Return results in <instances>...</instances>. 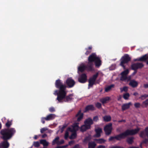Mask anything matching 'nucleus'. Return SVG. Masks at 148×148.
Segmentation results:
<instances>
[{
	"instance_id": "nucleus-1",
	"label": "nucleus",
	"mask_w": 148,
	"mask_h": 148,
	"mask_svg": "<svg viewBox=\"0 0 148 148\" xmlns=\"http://www.w3.org/2000/svg\"><path fill=\"white\" fill-rule=\"evenodd\" d=\"M55 85L56 87L59 88L60 90L59 94L58 95L57 93L58 97L57 99L59 102H60L66 96V92L65 90L66 86L65 85L63 84L60 79H58L56 81Z\"/></svg>"
},
{
	"instance_id": "nucleus-2",
	"label": "nucleus",
	"mask_w": 148,
	"mask_h": 148,
	"mask_svg": "<svg viewBox=\"0 0 148 148\" xmlns=\"http://www.w3.org/2000/svg\"><path fill=\"white\" fill-rule=\"evenodd\" d=\"M16 131L14 128L5 129L1 130V133L3 135L2 138L4 140H7L12 137L15 133Z\"/></svg>"
},
{
	"instance_id": "nucleus-3",
	"label": "nucleus",
	"mask_w": 148,
	"mask_h": 148,
	"mask_svg": "<svg viewBox=\"0 0 148 148\" xmlns=\"http://www.w3.org/2000/svg\"><path fill=\"white\" fill-rule=\"evenodd\" d=\"M78 123H75L68 129V130L69 131L71 132H74L70 136L69 138L70 139H73L76 137L77 134L76 132L78 130L79 127L78 126Z\"/></svg>"
},
{
	"instance_id": "nucleus-4",
	"label": "nucleus",
	"mask_w": 148,
	"mask_h": 148,
	"mask_svg": "<svg viewBox=\"0 0 148 148\" xmlns=\"http://www.w3.org/2000/svg\"><path fill=\"white\" fill-rule=\"evenodd\" d=\"M129 72V71L128 69H127L122 72L120 74L121 75L120 79V80L127 82L130 81L131 79V76L130 75L127 76Z\"/></svg>"
},
{
	"instance_id": "nucleus-5",
	"label": "nucleus",
	"mask_w": 148,
	"mask_h": 148,
	"mask_svg": "<svg viewBox=\"0 0 148 148\" xmlns=\"http://www.w3.org/2000/svg\"><path fill=\"white\" fill-rule=\"evenodd\" d=\"M140 130V129L137 128L134 130H127L122 133L124 138L129 135H133L137 134Z\"/></svg>"
},
{
	"instance_id": "nucleus-6",
	"label": "nucleus",
	"mask_w": 148,
	"mask_h": 148,
	"mask_svg": "<svg viewBox=\"0 0 148 148\" xmlns=\"http://www.w3.org/2000/svg\"><path fill=\"white\" fill-rule=\"evenodd\" d=\"M93 57L94 56H89L88 58V62L86 66L88 71H92L93 70V66L94 65V59Z\"/></svg>"
},
{
	"instance_id": "nucleus-7",
	"label": "nucleus",
	"mask_w": 148,
	"mask_h": 148,
	"mask_svg": "<svg viewBox=\"0 0 148 148\" xmlns=\"http://www.w3.org/2000/svg\"><path fill=\"white\" fill-rule=\"evenodd\" d=\"M130 59L129 56H123L121 58L120 65L123 67L124 69H125L124 64L127 63L130 60Z\"/></svg>"
},
{
	"instance_id": "nucleus-8",
	"label": "nucleus",
	"mask_w": 148,
	"mask_h": 148,
	"mask_svg": "<svg viewBox=\"0 0 148 148\" xmlns=\"http://www.w3.org/2000/svg\"><path fill=\"white\" fill-rule=\"evenodd\" d=\"M112 123H109L104 127V130L106 135H108L111 134L112 129Z\"/></svg>"
},
{
	"instance_id": "nucleus-9",
	"label": "nucleus",
	"mask_w": 148,
	"mask_h": 148,
	"mask_svg": "<svg viewBox=\"0 0 148 148\" xmlns=\"http://www.w3.org/2000/svg\"><path fill=\"white\" fill-rule=\"evenodd\" d=\"M98 73H97L94 75L92 77L90 78L89 80V87L92 86L94 84L96 79L98 77Z\"/></svg>"
},
{
	"instance_id": "nucleus-10",
	"label": "nucleus",
	"mask_w": 148,
	"mask_h": 148,
	"mask_svg": "<svg viewBox=\"0 0 148 148\" xmlns=\"http://www.w3.org/2000/svg\"><path fill=\"white\" fill-rule=\"evenodd\" d=\"M144 66L143 64L141 63H134L132 64L131 69L134 70H137L138 69H141Z\"/></svg>"
},
{
	"instance_id": "nucleus-11",
	"label": "nucleus",
	"mask_w": 148,
	"mask_h": 148,
	"mask_svg": "<svg viewBox=\"0 0 148 148\" xmlns=\"http://www.w3.org/2000/svg\"><path fill=\"white\" fill-rule=\"evenodd\" d=\"M124 138L123 134L121 133L120 134L115 136H111L109 139L110 141H114L115 140H119L121 139Z\"/></svg>"
},
{
	"instance_id": "nucleus-12",
	"label": "nucleus",
	"mask_w": 148,
	"mask_h": 148,
	"mask_svg": "<svg viewBox=\"0 0 148 148\" xmlns=\"http://www.w3.org/2000/svg\"><path fill=\"white\" fill-rule=\"evenodd\" d=\"M93 58L96 66L99 67L101 65V61L100 59L98 57H95V56L93 57Z\"/></svg>"
},
{
	"instance_id": "nucleus-13",
	"label": "nucleus",
	"mask_w": 148,
	"mask_h": 148,
	"mask_svg": "<svg viewBox=\"0 0 148 148\" xmlns=\"http://www.w3.org/2000/svg\"><path fill=\"white\" fill-rule=\"evenodd\" d=\"M87 80V76L85 74H82L78 78V81L82 83L85 82Z\"/></svg>"
},
{
	"instance_id": "nucleus-14",
	"label": "nucleus",
	"mask_w": 148,
	"mask_h": 148,
	"mask_svg": "<svg viewBox=\"0 0 148 148\" xmlns=\"http://www.w3.org/2000/svg\"><path fill=\"white\" fill-rule=\"evenodd\" d=\"M132 105V103L131 102L128 103H124L121 106V109L122 111H123L130 108V106Z\"/></svg>"
},
{
	"instance_id": "nucleus-15",
	"label": "nucleus",
	"mask_w": 148,
	"mask_h": 148,
	"mask_svg": "<svg viewBox=\"0 0 148 148\" xmlns=\"http://www.w3.org/2000/svg\"><path fill=\"white\" fill-rule=\"evenodd\" d=\"M66 83L69 87H71L75 84V82L73 79L69 78L66 80Z\"/></svg>"
},
{
	"instance_id": "nucleus-16",
	"label": "nucleus",
	"mask_w": 148,
	"mask_h": 148,
	"mask_svg": "<svg viewBox=\"0 0 148 148\" xmlns=\"http://www.w3.org/2000/svg\"><path fill=\"white\" fill-rule=\"evenodd\" d=\"M140 136L143 138H145L146 136L148 138V127L145 128V132L143 131L140 133Z\"/></svg>"
},
{
	"instance_id": "nucleus-17",
	"label": "nucleus",
	"mask_w": 148,
	"mask_h": 148,
	"mask_svg": "<svg viewBox=\"0 0 148 148\" xmlns=\"http://www.w3.org/2000/svg\"><path fill=\"white\" fill-rule=\"evenodd\" d=\"M76 117L77 118V121L79 122L82 119L83 116V114L81 112V110H80L76 115Z\"/></svg>"
},
{
	"instance_id": "nucleus-18",
	"label": "nucleus",
	"mask_w": 148,
	"mask_h": 148,
	"mask_svg": "<svg viewBox=\"0 0 148 148\" xmlns=\"http://www.w3.org/2000/svg\"><path fill=\"white\" fill-rule=\"evenodd\" d=\"M9 145V144L7 141H4L0 143V148H8Z\"/></svg>"
},
{
	"instance_id": "nucleus-19",
	"label": "nucleus",
	"mask_w": 148,
	"mask_h": 148,
	"mask_svg": "<svg viewBox=\"0 0 148 148\" xmlns=\"http://www.w3.org/2000/svg\"><path fill=\"white\" fill-rule=\"evenodd\" d=\"M95 110V108L92 105H89L86 106L84 112H86L89 110Z\"/></svg>"
},
{
	"instance_id": "nucleus-20",
	"label": "nucleus",
	"mask_w": 148,
	"mask_h": 148,
	"mask_svg": "<svg viewBox=\"0 0 148 148\" xmlns=\"http://www.w3.org/2000/svg\"><path fill=\"white\" fill-rule=\"evenodd\" d=\"M90 128L89 125H87L85 124V125H82L80 128V130L82 132H84L86 130Z\"/></svg>"
},
{
	"instance_id": "nucleus-21",
	"label": "nucleus",
	"mask_w": 148,
	"mask_h": 148,
	"mask_svg": "<svg viewBox=\"0 0 148 148\" xmlns=\"http://www.w3.org/2000/svg\"><path fill=\"white\" fill-rule=\"evenodd\" d=\"M110 99V97H107L103 98L100 99V101L103 104L106 103Z\"/></svg>"
},
{
	"instance_id": "nucleus-22",
	"label": "nucleus",
	"mask_w": 148,
	"mask_h": 148,
	"mask_svg": "<svg viewBox=\"0 0 148 148\" xmlns=\"http://www.w3.org/2000/svg\"><path fill=\"white\" fill-rule=\"evenodd\" d=\"M73 94H70L66 96V97H64L63 98H64V101L65 102H68L71 101L73 99Z\"/></svg>"
},
{
	"instance_id": "nucleus-23",
	"label": "nucleus",
	"mask_w": 148,
	"mask_h": 148,
	"mask_svg": "<svg viewBox=\"0 0 148 148\" xmlns=\"http://www.w3.org/2000/svg\"><path fill=\"white\" fill-rule=\"evenodd\" d=\"M96 134L95 135V137H99L101 135L100 134L102 132V129L101 128H99L95 130Z\"/></svg>"
},
{
	"instance_id": "nucleus-24",
	"label": "nucleus",
	"mask_w": 148,
	"mask_h": 148,
	"mask_svg": "<svg viewBox=\"0 0 148 148\" xmlns=\"http://www.w3.org/2000/svg\"><path fill=\"white\" fill-rule=\"evenodd\" d=\"M85 124H86L87 125H89L90 127V125L93 123V122L92 119L90 118H88L84 122Z\"/></svg>"
},
{
	"instance_id": "nucleus-25",
	"label": "nucleus",
	"mask_w": 148,
	"mask_h": 148,
	"mask_svg": "<svg viewBox=\"0 0 148 148\" xmlns=\"http://www.w3.org/2000/svg\"><path fill=\"white\" fill-rule=\"evenodd\" d=\"M55 117V115L54 114H51L47 115L46 117L45 118V119L46 121L53 119Z\"/></svg>"
},
{
	"instance_id": "nucleus-26",
	"label": "nucleus",
	"mask_w": 148,
	"mask_h": 148,
	"mask_svg": "<svg viewBox=\"0 0 148 148\" xmlns=\"http://www.w3.org/2000/svg\"><path fill=\"white\" fill-rule=\"evenodd\" d=\"M40 143L42 144L44 147H47L49 145V142L45 139L40 140Z\"/></svg>"
},
{
	"instance_id": "nucleus-27",
	"label": "nucleus",
	"mask_w": 148,
	"mask_h": 148,
	"mask_svg": "<svg viewBox=\"0 0 148 148\" xmlns=\"http://www.w3.org/2000/svg\"><path fill=\"white\" fill-rule=\"evenodd\" d=\"M138 84V82L134 80L131 81L129 83V85L134 88L136 87Z\"/></svg>"
},
{
	"instance_id": "nucleus-28",
	"label": "nucleus",
	"mask_w": 148,
	"mask_h": 148,
	"mask_svg": "<svg viewBox=\"0 0 148 148\" xmlns=\"http://www.w3.org/2000/svg\"><path fill=\"white\" fill-rule=\"evenodd\" d=\"M92 49V47L91 46H90L88 48H86L85 49L86 52L85 53V54L87 55H89L91 52Z\"/></svg>"
},
{
	"instance_id": "nucleus-29",
	"label": "nucleus",
	"mask_w": 148,
	"mask_h": 148,
	"mask_svg": "<svg viewBox=\"0 0 148 148\" xmlns=\"http://www.w3.org/2000/svg\"><path fill=\"white\" fill-rule=\"evenodd\" d=\"M86 68V66L84 64H82L78 68V71L81 72L84 71Z\"/></svg>"
},
{
	"instance_id": "nucleus-30",
	"label": "nucleus",
	"mask_w": 148,
	"mask_h": 148,
	"mask_svg": "<svg viewBox=\"0 0 148 148\" xmlns=\"http://www.w3.org/2000/svg\"><path fill=\"white\" fill-rule=\"evenodd\" d=\"M96 144L95 143L93 142H90L88 143V148H95V146H96Z\"/></svg>"
},
{
	"instance_id": "nucleus-31",
	"label": "nucleus",
	"mask_w": 148,
	"mask_h": 148,
	"mask_svg": "<svg viewBox=\"0 0 148 148\" xmlns=\"http://www.w3.org/2000/svg\"><path fill=\"white\" fill-rule=\"evenodd\" d=\"M95 140L97 141V143L99 144H102L105 142L106 140L102 138H100L99 139H96Z\"/></svg>"
},
{
	"instance_id": "nucleus-32",
	"label": "nucleus",
	"mask_w": 148,
	"mask_h": 148,
	"mask_svg": "<svg viewBox=\"0 0 148 148\" xmlns=\"http://www.w3.org/2000/svg\"><path fill=\"white\" fill-rule=\"evenodd\" d=\"M103 120L106 122L110 121L111 120V117L110 116H106L103 117Z\"/></svg>"
},
{
	"instance_id": "nucleus-33",
	"label": "nucleus",
	"mask_w": 148,
	"mask_h": 148,
	"mask_svg": "<svg viewBox=\"0 0 148 148\" xmlns=\"http://www.w3.org/2000/svg\"><path fill=\"white\" fill-rule=\"evenodd\" d=\"M148 60V56H143L138 60L140 61H146Z\"/></svg>"
},
{
	"instance_id": "nucleus-34",
	"label": "nucleus",
	"mask_w": 148,
	"mask_h": 148,
	"mask_svg": "<svg viewBox=\"0 0 148 148\" xmlns=\"http://www.w3.org/2000/svg\"><path fill=\"white\" fill-rule=\"evenodd\" d=\"M59 139V137L58 136L57 137L52 141V145H54L55 143H56L58 145V143Z\"/></svg>"
},
{
	"instance_id": "nucleus-35",
	"label": "nucleus",
	"mask_w": 148,
	"mask_h": 148,
	"mask_svg": "<svg viewBox=\"0 0 148 148\" xmlns=\"http://www.w3.org/2000/svg\"><path fill=\"white\" fill-rule=\"evenodd\" d=\"M134 138L133 137H131L128 138L127 139V141L129 144H132L133 142Z\"/></svg>"
},
{
	"instance_id": "nucleus-36",
	"label": "nucleus",
	"mask_w": 148,
	"mask_h": 148,
	"mask_svg": "<svg viewBox=\"0 0 148 148\" xmlns=\"http://www.w3.org/2000/svg\"><path fill=\"white\" fill-rule=\"evenodd\" d=\"M114 87V85H111L110 86H109L106 88L105 89V91L106 92H108V91L110 90L112 88Z\"/></svg>"
},
{
	"instance_id": "nucleus-37",
	"label": "nucleus",
	"mask_w": 148,
	"mask_h": 148,
	"mask_svg": "<svg viewBox=\"0 0 148 148\" xmlns=\"http://www.w3.org/2000/svg\"><path fill=\"white\" fill-rule=\"evenodd\" d=\"M134 106L135 108H140L141 106V104L139 102H136L134 104Z\"/></svg>"
},
{
	"instance_id": "nucleus-38",
	"label": "nucleus",
	"mask_w": 148,
	"mask_h": 148,
	"mask_svg": "<svg viewBox=\"0 0 148 148\" xmlns=\"http://www.w3.org/2000/svg\"><path fill=\"white\" fill-rule=\"evenodd\" d=\"M12 121L8 120L7 122L5 124V125L7 127H9L12 124Z\"/></svg>"
},
{
	"instance_id": "nucleus-39",
	"label": "nucleus",
	"mask_w": 148,
	"mask_h": 148,
	"mask_svg": "<svg viewBox=\"0 0 148 148\" xmlns=\"http://www.w3.org/2000/svg\"><path fill=\"white\" fill-rule=\"evenodd\" d=\"M148 97V95L147 94H144L143 95H142L139 97V99L143 100L146 99V98Z\"/></svg>"
},
{
	"instance_id": "nucleus-40",
	"label": "nucleus",
	"mask_w": 148,
	"mask_h": 148,
	"mask_svg": "<svg viewBox=\"0 0 148 148\" xmlns=\"http://www.w3.org/2000/svg\"><path fill=\"white\" fill-rule=\"evenodd\" d=\"M130 97V94L128 93L124 94L123 95V97L125 99H127Z\"/></svg>"
},
{
	"instance_id": "nucleus-41",
	"label": "nucleus",
	"mask_w": 148,
	"mask_h": 148,
	"mask_svg": "<svg viewBox=\"0 0 148 148\" xmlns=\"http://www.w3.org/2000/svg\"><path fill=\"white\" fill-rule=\"evenodd\" d=\"M120 89L121 92H122L123 91L126 92L128 90V88L127 87L124 86L123 88H121Z\"/></svg>"
},
{
	"instance_id": "nucleus-42",
	"label": "nucleus",
	"mask_w": 148,
	"mask_h": 148,
	"mask_svg": "<svg viewBox=\"0 0 148 148\" xmlns=\"http://www.w3.org/2000/svg\"><path fill=\"white\" fill-rule=\"evenodd\" d=\"M33 145L36 147H38L40 146V143L39 142H34V143Z\"/></svg>"
},
{
	"instance_id": "nucleus-43",
	"label": "nucleus",
	"mask_w": 148,
	"mask_h": 148,
	"mask_svg": "<svg viewBox=\"0 0 148 148\" xmlns=\"http://www.w3.org/2000/svg\"><path fill=\"white\" fill-rule=\"evenodd\" d=\"M142 104L145 107H147L148 106V99H146L142 103Z\"/></svg>"
},
{
	"instance_id": "nucleus-44",
	"label": "nucleus",
	"mask_w": 148,
	"mask_h": 148,
	"mask_svg": "<svg viewBox=\"0 0 148 148\" xmlns=\"http://www.w3.org/2000/svg\"><path fill=\"white\" fill-rule=\"evenodd\" d=\"M48 130V129L46 127H44L40 129V132L41 133H43L45 131L47 130Z\"/></svg>"
},
{
	"instance_id": "nucleus-45",
	"label": "nucleus",
	"mask_w": 148,
	"mask_h": 148,
	"mask_svg": "<svg viewBox=\"0 0 148 148\" xmlns=\"http://www.w3.org/2000/svg\"><path fill=\"white\" fill-rule=\"evenodd\" d=\"M96 106L98 108H100L101 107V104L99 103H97L95 104Z\"/></svg>"
},
{
	"instance_id": "nucleus-46",
	"label": "nucleus",
	"mask_w": 148,
	"mask_h": 148,
	"mask_svg": "<svg viewBox=\"0 0 148 148\" xmlns=\"http://www.w3.org/2000/svg\"><path fill=\"white\" fill-rule=\"evenodd\" d=\"M68 136H69V133H68V132L67 131L65 132V134L64 138L65 139H66L67 138Z\"/></svg>"
},
{
	"instance_id": "nucleus-47",
	"label": "nucleus",
	"mask_w": 148,
	"mask_h": 148,
	"mask_svg": "<svg viewBox=\"0 0 148 148\" xmlns=\"http://www.w3.org/2000/svg\"><path fill=\"white\" fill-rule=\"evenodd\" d=\"M93 120L94 121H97L98 120V116H96L93 117Z\"/></svg>"
},
{
	"instance_id": "nucleus-48",
	"label": "nucleus",
	"mask_w": 148,
	"mask_h": 148,
	"mask_svg": "<svg viewBox=\"0 0 148 148\" xmlns=\"http://www.w3.org/2000/svg\"><path fill=\"white\" fill-rule=\"evenodd\" d=\"M110 148H124L121 146H116L112 147Z\"/></svg>"
},
{
	"instance_id": "nucleus-49",
	"label": "nucleus",
	"mask_w": 148,
	"mask_h": 148,
	"mask_svg": "<svg viewBox=\"0 0 148 148\" xmlns=\"http://www.w3.org/2000/svg\"><path fill=\"white\" fill-rule=\"evenodd\" d=\"M49 110L51 112H54L55 111V110L54 108L51 107L49 109Z\"/></svg>"
},
{
	"instance_id": "nucleus-50",
	"label": "nucleus",
	"mask_w": 148,
	"mask_h": 148,
	"mask_svg": "<svg viewBox=\"0 0 148 148\" xmlns=\"http://www.w3.org/2000/svg\"><path fill=\"white\" fill-rule=\"evenodd\" d=\"M72 148H81V146L79 145H76Z\"/></svg>"
},
{
	"instance_id": "nucleus-51",
	"label": "nucleus",
	"mask_w": 148,
	"mask_h": 148,
	"mask_svg": "<svg viewBox=\"0 0 148 148\" xmlns=\"http://www.w3.org/2000/svg\"><path fill=\"white\" fill-rule=\"evenodd\" d=\"M64 143V140H61V141L59 142H58V145H60V144H62L63 143Z\"/></svg>"
},
{
	"instance_id": "nucleus-52",
	"label": "nucleus",
	"mask_w": 148,
	"mask_h": 148,
	"mask_svg": "<svg viewBox=\"0 0 148 148\" xmlns=\"http://www.w3.org/2000/svg\"><path fill=\"white\" fill-rule=\"evenodd\" d=\"M74 143V141H71L70 142H69V145H71L73 144Z\"/></svg>"
},
{
	"instance_id": "nucleus-53",
	"label": "nucleus",
	"mask_w": 148,
	"mask_h": 148,
	"mask_svg": "<svg viewBox=\"0 0 148 148\" xmlns=\"http://www.w3.org/2000/svg\"><path fill=\"white\" fill-rule=\"evenodd\" d=\"M105 146L103 145H99L98 146L97 148H105Z\"/></svg>"
},
{
	"instance_id": "nucleus-54",
	"label": "nucleus",
	"mask_w": 148,
	"mask_h": 148,
	"mask_svg": "<svg viewBox=\"0 0 148 148\" xmlns=\"http://www.w3.org/2000/svg\"><path fill=\"white\" fill-rule=\"evenodd\" d=\"M90 139V137H86L84 139V141H86L87 140H89Z\"/></svg>"
},
{
	"instance_id": "nucleus-55",
	"label": "nucleus",
	"mask_w": 148,
	"mask_h": 148,
	"mask_svg": "<svg viewBox=\"0 0 148 148\" xmlns=\"http://www.w3.org/2000/svg\"><path fill=\"white\" fill-rule=\"evenodd\" d=\"M128 49L127 47H124L123 48V51H128Z\"/></svg>"
},
{
	"instance_id": "nucleus-56",
	"label": "nucleus",
	"mask_w": 148,
	"mask_h": 148,
	"mask_svg": "<svg viewBox=\"0 0 148 148\" xmlns=\"http://www.w3.org/2000/svg\"><path fill=\"white\" fill-rule=\"evenodd\" d=\"M47 134H44L42 136V137L43 138H45L47 137Z\"/></svg>"
},
{
	"instance_id": "nucleus-57",
	"label": "nucleus",
	"mask_w": 148,
	"mask_h": 148,
	"mask_svg": "<svg viewBox=\"0 0 148 148\" xmlns=\"http://www.w3.org/2000/svg\"><path fill=\"white\" fill-rule=\"evenodd\" d=\"M144 86L145 88H148V84H144Z\"/></svg>"
},
{
	"instance_id": "nucleus-58",
	"label": "nucleus",
	"mask_w": 148,
	"mask_h": 148,
	"mask_svg": "<svg viewBox=\"0 0 148 148\" xmlns=\"http://www.w3.org/2000/svg\"><path fill=\"white\" fill-rule=\"evenodd\" d=\"M45 118H42V119L41 121L43 123H45Z\"/></svg>"
},
{
	"instance_id": "nucleus-59",
	"label": "nucleus",
	"mask_w": 148,
	"mask_h": 148,
	"mask_svg": "<svg viewBox=\"0 0 148 148\" xmlns=\"http://www.w3.org/2000/svg\"><path fill=\"white\" fill-rule=\"evenodd\" d=\"M89 56H96V54L95 53H92Z\"/></svg>"
},
{
	"instance_id": "nucleus-60",
	"label": "nucleus",
	"mask_w": 148,
	"mask_h": 148,
	"mask_svg": "<svg viewBox=\"0 0 148 148\" xmlns=\"http://www.w3.org/2000/svg\"><path fill=\"white\" fill-rule=\"evenodd\" d=\"M57 93H58V94L59 95V92L58 93V91L57 90H56L55 91L54 94L55 95H57Z\"/></svg>"
},
{
	"instance_id": "nucleus-61",
	"label": "nucleus",
	"mask_w": 148,
	"mask_h": 148,
	"mask_svg": "<svg viewBox=\"0 0 148 148\" xmlns=\"http://www.w3.org/2000/svg\"><path fill=\"white\" fill-rule=\"evenodd\" d=\"M138 93L137 92H135L133 93V95L135 96L138 95Z\"/></svg>"
},
{
	"instance_id": "nucleus-62",
	"label": "nucleus",
	"mask_w": 148,
	"mask_h": 148,
	"mask_svg": "<svg viewBox=\"0 0 148 148\" xmlns=\"http://www.w3.org/2000/svg\"><path fill=\"white\" fill-rule=\"evenodd\" d=\"M125 122V120H122L121 121H118L119 122Z\"/></svg>"
},
{
	"instance_id": "nucleus-63",
	"label": "nucleus",
	"mask_w": 148,
	"mask_h": 148,
	"mask_svg": "<svg viewBox=\"0 0 148 148\" xmlns=\"http://www.w3.org/2000/svg\"><path fill=\"white\" fill-rule=\"evenodd\" d=\"M134 71L132 73V75H134L137 72V70H134Z\"/></svg>"
},
{
	"instance_id": "nucleus-64",
	"label": "nucleus",
	"mask_w": 148,
	"mask_h": 148,
	"mask_svg": "<svg viewBox=\"0 0 148 148\" xmlns=\"http://www.w3.org/2000/svg\"><path fill=\"white\" fill-rule=\"evenodd\" d=\"M64 147H62V146H58L56 147V148H64Z\"/></svg>"
}]
</instances>
